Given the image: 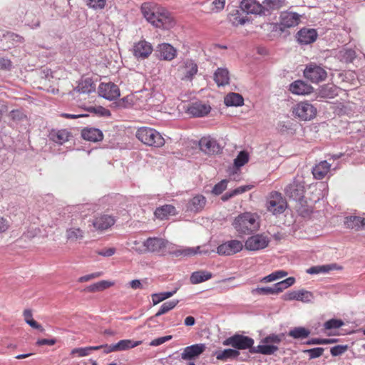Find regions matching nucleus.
<instances>
[{"instance_id":"56","label":"nucleus","mask_w":365,"mask_h":365,"mask_svg":"<svg viewBox=\"0 0 365 365\" xmlns=\"http://www.w3.org/2000/svg\"><path fill=\"white\" fill-rule=\"evenodd\" d=\"M255 352L264 354H271L274 352V346L272 345H259L257 347V349L255 351Z\"/></svg>"},{"instance_id":"6","label":"nucleus","mask_w":365,"mask_h":365,"mask_svg":"<svg viewBox=\"0 0 365 365\" xmlns=\"http://www.w3.org/2000/svg\"><path fill=\"white\" fill-rule=\"evenodd\" d=\"M273 5V0H264L262 4L255 0H242L240 2L242 10L247 14H265L266 11L272 9Z\"/></svg>"},{"instance_id":"33","label":"nucleus","mask_w":365,"mask_h":365,"mask_svg":"<svg viewBox=\"0 0 365 365\" xmlns=\"http://www.w3.org/2000/svg\"><path fill=\"white\" fill-rule=\"evenodd\" d=\"M200 248H201L200 246H197L195 247H183L181 249L175 250V251H173V253L175 257H180V256L190 257V256H194L197 254L207 252H204V251L200 250Z\"/></svg>"},{"instance_id":"24","label":"nucleus","mask_w":365,"mask_h":365,"mask_svg":"<svg viewBox=\"0 0 365 365\" xmlns=\"http://www.w3.org/2000/svg\"><path fill=\"white\" fill-rule=\"evenodd\" d=\"M289 91L297 95H307L313 91V88L303 81H295L290 84Z\"/></svg>"},{"instance_id":"9","label":"nucleus","mask_w":365,"mask_h":365,"mask_svg":"<svg viewBox=\"0 0 365 365\" xmlns=\"http://www.w3.org/2000/svg\"><path fill=\"white\" fill-rule=\"evenodd\" d=\"M222 344L226 346H232L236 350H245L252 347L254 340L247 336L235 334L225 339L222 341Z\"/></svg>"},{"instance_id":"8","label":"nucleus","mask_w":365,"mask_h":365,"mask_svg":"<svg viewBox=\"0 0 365 365\" xmlns=\"http://www.w3.org/2000/svg\"><path fill=\"white\" fill-rule=\"evenodd\" d=\"M292 115L302 120H310L317 115V108L307 101H302L292 107Z\"/></svg>"},{"instance_id":"23","label":"nucleus","mask_w":365,"mask_h":365,"mask_svg":"<svg viewBox=\"0 0 365 365\" xmlns=\"http://www.w3.org/2000/svg\"><path fill=\"white\" fill-rule=\"evenodd\" d=\"M330 170L331 164L327 160H322L312 168V173L315 179L322 180L327 175Z\"/></svg>"},{"instance_id":"28","label":"nucleus","mask_w":365,"mask_h":365,"mask_svg":"<svg viewBox=\"0 0 365 365\" xmlns=\"http://www.w3.org/2000/svg\"><path fill=\"white\" fill-rule=\"evenodd\" d=\"M240 353L238 350L233 349H225L224 350L217 351L213 355L216 359L221 361H227V360L237 359Z\"/></svg>"},{"instance_id":"49","label":"nucleus","mask_w":365,"mask_h":365,"mask_svg":"<svg viewBox=\"0 0 365 365\" xmlns=\"http://www.w3.org/2000/svg\"><path fill=\"white\" fill-rule=\"evenodd\" d=\"M249 160V155L246 151H241L235 159L234 164L237 168H240L245 165Z\"/></svg>"},{"instance_id":"40","label":"nucleus","mask_w":365,"mask_h":365,"mask_svg":"<svg viewBox=\"0 0 365 365\" xmlns=\"http://www.w3.org/2000/svg\"><path fill=\"white\" fill-rule=\"evenodd\" d=\"M138 98L134 94L128 95L120 99L117 104L118 107L128 108L137 104Z\"/></svg>"},{"instance_id":"62","label":"nucleus","mask_w":365,"mask_h":365,"mask_svg":"<svg viewBox=\"0 0 365 365\" xmlns=\"http://www.w3.org/2000/svg\"><path fill=\"white\" fill-rule=\"evenodd\" d=\"M77 354L79 356H85L89 355L88 349L87 347L83 348H75L71 351V354Z\"/></svg>"},{"instance_id":"61","label":"nucleus","mask_w":365,"mask_h":365,"mask_svg":"<svg viewBox=\"0 0 365 365\" xmlns=\"http://www.w3.org/2000/svg\"><path fill=\"white\" fill-rule=\"evenodd\" d=\"M101 275V272H96V273H92V274H87V275H85V276H82V277H81L78 279V282H88V281H90V280L99 277Z\"/></svg>"},{"instance_id":"50","label":"nucleus","mask_w":365,"mask_h":365,"mask_svg":"<svg viewBox=\"0 0 365 365\" xmlns=\"http://www.w3.org/2000/svg\"><path fill=\"white\" fill-rule=\"evenodd\" d=\"M228 180H222L217 183L212 188V193L215 195H219L223 192L227 187Z\"/></svg>"},{"instance_id":"57","label":"nucleus","mask_w":365,"mask_h":365,"mask_svg":"<svg viewBox=\"0 0 365 365\" xmlns=\"http://www.w3.org/2000/svg\"><path fill=\"white\" fill-rule=\"evenodd\" d=\"M346 345H337L331 348L330 352L332 356H339L347 350Z\"/></svg>"},{"instance_id":"52","label":"nucleus","mask_w":365,"mask_h":365,"mask_svg":"<svg viewBox=\"0 0 365 365\" xmlns=\"http://www.w3.org/2000/svg\"><path fill=\"white\" fill-rule=\"evenodd\" d=\"M324 351V348L317 347L304 350L303 352L305 354H308L309 356V359H315L321 356L323 354Z\"/></svg>"},{"instance_id":"16","label":"nucleus","mask_w":365,"mask_h":365,"mask_svg":"<svg viewBox=\"0 0 365 365\" xmlns=\"http://www.w3.org/2000/svg\"><path fill=\"white\" fill-rule=\"evenodd\" d=\"M284 192L287 196L294 200L302 199L305 192L304 182L294 180L285 187Z\"/></svg>"},{"instance_id":"54","label":"nucleus","mask_w":365,"mask_h":365,"mask_svg":"<svg viewBox=\"0 0 365 365\" xmlns=\"http://www.w3.org/2000/svg\"><path fill=\"white\" fill-rule=\"evenodd\" d=\"M106 0H86V4L90 8L102 9L105 7Z\"/></svg>"},{"instance_id":"58","label":"nucleus","mask_w":365,"mask_h":365,"mask_svg":"<svg viewBox=\"0 0 365 365\" xmlns=\"http://www.w3.org/2000/svg\"><path fill=\"white\" fill-rule=\"evenodd\" d=\"M9 116L14 120H22L26 118V115L20 110H13L10 112Z\"/></svg>"},{"instance_id":"29","label":"nucleus","mask_w":365,"mask_h":365,"mask_svg":"<svg viewBox=\"0 0 365 365\" xmlns=\"http://www.w3.org/2000/svg\"><path fill=\"white\" fill-rule=\"evenodd\" d=\"M71 136V133L66 129L62 130H53L50 133V138L56 143L62 145L64 143L68 141Z\"/></svg>"},{"instance_id":"42","label":"nucleus","mask_w":365,"mask_h":365,"mask_svg":"<svg viewBox=\"0 0 365 365\" xmlns=\"http://www.w3.org/2000/svg\"><path fill=\"white\" fill-rule=\"evenodd\" d=\"M336 264L314 266L310 267L307 272L309 274L327 273L331 270L336 269Z\"/></svg>"},{"instance_id":"14","label":"nucleus","mask_w":365,"mask_h":365,"mask_svg":"<svg viewBox=\"0 0 365 365\" xmlns=\"http://www.w3.org/2000/svg\"><path fill=\"white\" fill-rule=\"evenodd\" d=\"M98 93L101 97L112 101L120 96V89L113 83H101L98 87Z\"/></svg>"},{"instance_id":"22","label":"nucleus","mask_w":365,"mask_h":365,"mask_svg":"<svg viewBox=\"0 0 365 365\" xmlns=\"http://www.w3.org/2000/svg\"><path fill=\"white\" fill-rule=\"evenodd\" d=\"M199 146L202 151L207 154L218 153L220 147L217 142L210 137H203L200 140Z\"/></svg>"},{"instance_id":"15","label":"nucleus","mask_w":365,"mask_h":365,"mask_svg":"<svg viewBox=\"0 0 365 365\" xmlns=\"http://www.w3.org/2000/svg\"><path fill=\"white\" fill-rule=\"evenodd\" d=\"M269 242L267 236L264 235H255L250 237L245 242L247 250L255 251L265 248Z\"/></svg>"},{"instance_id":"47","label":"nucleus","mask_w":365,"mask_h":365,"mask_svg":"<svg viewBox=\"0 0 365 365\" xmlns=\"http://www.w3.org/2000/svg\"><path fill=\"white\" fill-rule=\"evenodd\" d=\"M310 334V331L304 327H295L291 330L289 335L294 339H305Z\"/></svg>"},{"instance_id":"18","label":"nucleus","mask_w":365,"mask_h":365,"mask_svg":"<svg viewBox=\"0 0 365 365\" xmlns=\"http://www.w3.org/2000/svg\"><path fill=\"white\" fill-rule=\"evenodd\" d=\"M210 110V105L201 101H196L189 105L187 112L192 117L200 118L207 115Z\"/></svg>"},{"instance_id":"30","label":"nucleus","mask_w":365,"mask_h":365,"mask_svg":"<svg viewBox=\"0 0 365 365\" xmlns=\"http://www.w3.org/2000/svg\"><path fill=\"white\" fill-rule=\"evenodd\" d=\"M206 205V198L202 195L193 197L187 204V209L195 212L201 211Z\"/></svg>"},{"instance_id":"55","label":"nucleus","mask_w":365,"mask_h":365,"mask_svg":"<svg viewBox=\"0 0 365 365\" xmlns=\"http://www.w3.org/2000/svg\"><path fill=\"white\" fill-rule=\"evenodd\" d=\"M225 5V0H214L211 4V11L212 12H219L222 11Z\"/></svg>"},{"instance_id":"1","label":"nucleus","mask_w":365,"mask_h":365,"mask_svg":"<svg viewBox=\"0 0 365 365\" xmlns=\"http://www.w3.org/2000/svg\"><path fill=\"white\" fill-rule=\"evenodd\" d=\"M140 11L146 21L156 29L169 30L176 24V21L172 14L155 2L143 3Z\"/></svg>"},{"instance_id":"34","label":"nucleus","mask_w":365,"mask_h":365,"mask_svg":"<svg viewBox=\"0 0 365 365\" xmlns=\"http://www.w3.org/2000/svg\"><path fill=\"white\" fill-rule=\"evenodd\" d=\"M338 95V88L332 84L322 86L319 90V96L324 98H334Z\"/></svg>"},{"instance_id":"2","label":"nucleus","mask_w":365,"mask_h":365,"mask_svg":"<svg viewBox=\"0 0 365 365\" xmlns=\"http://www.w3.org/2000/svg\"><path fill=\"white\" fill-rule=\"evenodd\" d=\"M232 226L240 234L250 235L259 229L260 217L257 213L245 212L235 218Z\"/></svg>"},{"instance_id":"46","label":"nucleus","mask_w":365,"mask_h":365,"mask_svg":"<svg viewBox=\"0 0 365 365\" xmlns=\"http://www.w3.org/2000/svg\"><path fill=\"white\" fill-rule=\"evenodd\" d=\"M177 290L172 292H165L160 293H155L152 294V301L154 305L159 304L160 302L171 297L176 293Z\"/></svg>"},{"instance_id":"44","label":"nucleus","mask_w":365,"mask_h":365,"mask_svg":"<svg viewBox=\"0 0 365 365\" xmlns=\"http://www.w3.org/2000/svg\"><path fill=\"white\" fill-rule=\"evenodd\" d=\"M295 282V278L290 277L284 280L275 283V294L283 292L284 289L292 286Z\"/></svg>"},{"instance_id":"53","label":"nucleus","mask_w":365,"mask_h":365,"mask_svg":"<svg viewBox=\"0 0 365 365\" xmlns=\"http://www.w3.org/2000/svg\"><path fill=\"white\" fill-rule=\"evenodd\" d=\"M344 324L343 322L340 319H331L326 322L324 327L326 329H337Z\"/></svg>"},{"instance_id":"38","label":"nucleus","mask_w":365,"mask_h":365,"mask_svg":"<svg viewBox=\"0 0 365 365\" xmlns=\"http://www.w3.org/2000/svg\"><path fill=\"white\" fill-rule=\"evenodd\" d=\"M142 344L141 341H133L131 339L120 340L118 343L115 344L116 351H125L134 347H136Z\"/></svg>"},{"instance_id":"5","label":"nucleus","mask_w":365,"mask_h":365,"mask_svg":"<svg viewBox=\"0 0 365 365\" xmlns=\"http://www.w3.org/2000/svg\"><path fill=\"white\" fill-rule=\"evenodd\" d=\"M115 222V216L106 212L98 213L90 220L91 225L93 228V230L100 233L110 229Z\"/></svg>"},{"instance_id":"37","label":"nucleus","mask_w":365,"mask_h":365,"mask_svg":"<svg viewBox=\"0 0 365 365\" xmlns=\"http://www.w3.org/2000/svg\"><path fill=\"white\" fill-rule=\"evenodd\" d=\"M178 303H179V301L178 299H173V300L163 303L161 305L158 312L154 316L150 317L148 320L151 321L155 317H160L163 314L168 313V312H170V310L174 309L178 305Z\"/></svg>"},{"instance_id":"13","label":"nucleus","mask_w":365,"mask_h":365,"mask_svg":"<svg viewBox=\"0 0 365 365\" xmlns=\"http://www.w3.org/2000/svg\"><path fill=\"white\" fill-rule=\"evenodd\" d=\"M243 248L242 242L232 240L220 245L217 248V252L220 255H232L240 252Z\"/></svg>"},{"instance_id":"43","label":"nucleus","mask_w":365,"mask_h":365,"mask_svg":"<svg viewBox=\"0 0 365 365\" xmlns=\"http://www.w3.org/2000/svg\"><path fill=\"white\" fill-rule=\"evenodd\" d=\"M84 237L83 231L80 228L71 227L66 230V237L71 241L82 240Z\"/></svg>"},{"instance_id":"48","label":"nucleus","mask_w":365,"mask_h":365,"mask_svg":"<svg viewBox=\"0 0 365 365\" xmlns=\"http://www.w3.org/2000/svg\"><path fill=\"white\" fill-rule=\"evenodd\" d=\"M287 207V201L282 196L281 193L275 192V212H283Z\"/></svg>"},{"instance_id":"25","label":"nucleus","mask_w":365,"mask_h":365,"mask_svg":"<svg viewBox=\"0 0 365 365\" xmlns=\"http://www.w3.org/2000/svg\"><path fill=\"white\" fill-rule=\"evenodd\" d=\"M81 136L84 140L91 142L101 141L103 138L102 131L94 128H86L83 129Z\"/></svg>"},{"instance_id":"59","label":"nucleus","mask_w":365,"mask_h":365,"mask_svg":"<svg viewBox=\"0 0 365 365\" xmlns=\"http://www.w3.org/2000/svg\"><path fill=\"white\" fill-rule=\"evenodd\" d=\"M172 337L173 336L171 335H168V336L155 339L153 341H151V342L150 343V345L153 346H157L161 345V344H164L165 342L170 340L172 339Z\"/></svg>"},{"instance_id":"20","label":"nucleus","mask_w":365,"mask_h":365,"mask_svg":"<svg viewBox=\"0 0 365 365\" xmlns=\"http://www.w3.org/2000/svg\"><path fill=\"white\" fill-rule=\"evenodd\" d=\"M282 299L285 301L297 300L307 303L312 300L313 294L311 292L304 289L292 291L285 293L282 296Z\"/></svg>"},{"instance_id":"63","label":"nucleus","mask_w":365,"mask_h":365,"mask_svg":"<svg viewBox=\"0 0 365 365\" xmlns=\"http://www.w3.org/2000/svg\"><path fill=\"white\" fill-rule=\"evenodd\" d=\"M253 187V185H243L238 187L232 190L234 195L242 194L248 190H250Z\"/></svg>"},{"instance_id":"31","label":"nucleus","mask_w":365,"mask_h":365,"mask_svg":"<svg viewBox=\"0 0 365 365\" xmlns=\"http://www.w3.org/2000/svg\"><path fill=\"white\" fill-rule=\"evenodd\" d=\"M214 80L218 86L227 85L230 81L229 71L226 68H219L214 74Z\"/></svg>"},{"instance_id":"4","label":"nucleus","mask_w":365,"mask_h":365,"mask_svg":"<svg viewBox=\"0 0 365 365\" xmlns=\"http://www.w3.org/2000/svg\"><path fill=\"white\" fill-rule=\"evenodd\" d=\"M301 15L287 10L279 14V22L275 24V32L287 36L289 34V29L295 27L300 23Z\"/></svg>"},{"instance_id":"26","label":"nucleus","mask_w":365,"mask_h":365,"mask_svg":"<svg viewBox=\"0 0 365 365\" xmlns=\"http://www.w3.org/2000/svg\"><path fill=\"white\" fill-rule=\"evenodd\" d=\"M346 227L355 230H360L365 228V218L360 216H348L344 220Z\"/></svg>"},{"instance_id":"27","label":"nucleus","mask_w":365,"mask_h":365,"mask_svg":"<svg viewBox=\"0 0 365 365\" xmlns=\"http://www.w3.org/2000/svg\"><path fill=\"white\" fill-rule=\"evenodd\" d=\"M154 214L160 220H167L170 216L176 215V209L173 205H165L158 207Z\"/></svg>"},{"instance_id":"17","label":"nucleus","mask_w":365,"mask_h":365,"mask_svg":"<svg viewBox=\"0 0 365 365\" xmlns=\"http://www.w3.org/2000/svg\"><path fill=\"white\" fill-rule=\"evenodd\" d=\"M156 53L160 59L170 61L178 54L177 49L168 43H160L157 46Z\"/></svg>"},{"instance_id":"35","label":"nucleus","mask_w":365,"mask_h":365,"mask_svg":"<svg viewBox=\"0 0 365 365\" xmlns=\"http://www.w3.org/2000/svg\"><path fill=\"white\" fill-rule=\"evenodd\" d=\"M212 274L211 272L205 271V270H200L197 272H194L190 278V282L192 284H199L203 282H205L210 279H211Z\"/></svg>"},{"instance_id":"10","label":"nucleus","mask_w":365,"mask_h":365,"mask_svg":"<svg viewBox=\"0 0 365 365\" xmlns=\"http://www.w3.org/2000/svg\"><path fill=\"white\" fill-rule=\"evenodd\" d=\"M168 242L159 237H149L140 247H133L138 253L160 252L167 246Z\"/></svg>"},{"instance_id":"45","label":"nucleus","mask_w":365,"mask_h":365,"mask_svg":"<svg viewBox=\"0 0 365 365\" xmlns=\"http://www.w3.org/2000/svg\"><path fill=\"white\" fill-rule=\"evenodd\" d=\"M229 20L235 26L244 25L247 21H248L247 16H242L241 14L237 10L235 13L230 14Z\"/></svg>"},{"instance_id":"7","label":"nucleus","mask_w":365,"mask_h":365,"mask_svg":"<svg viewBox=\"0 0 365 365\" xmlns=\"http://www.w3.org/2000/svg\"><path fill=\"white\" fill-rule=\"evenodd\" d=\"M177 72L181 81H192L198 72V66L194 60L187 58L179 65Z\"/></svg>"},{"instance_id":"51","label":"nucleus","mask_w":365,"mask_h":365,"mask_svg":"<svg viewBox=\"0 0 365 365\" xmlns=\"http://www.w3.org/2000/svg\"><path fill=\"white\" fill-rule=\"evenodd\" d=\"M3 37L6 40L13 43H23L24 41V37L13 32L8 31L3 35Z\"/></svg>"},{"instance_id":"21","label":"nucleus","mask_w":365,"mask_h":365,"mask_svg":"<svg viewBox=\"0 0 365 365\" xmlns=\"http://www.w3.org/2000/svg\"><path fill=\"white\" fill-rule=\"evenodd\" d=\"M206 349L205 344H195L186 346L181 353V358L183 360H192L202 354Z\"/></svg>"},{"instance_id":"39","label":"nucleus","mask_w":365,"mask_h":365,"mask_svg":"<svg viewBox=\"0 0 365 365\" xmlns=\"http://www.w3.org/2000/svg\"><path fill=\"white\" fill-rule=\"evenodd\" d=\"M113 285L114 282H113L102 280L91 284L87 287V290L91 292H101L110 287H113Z\"/></svg>"},{"instance_id":"60","label":"nucleus","mask_w":365,"mask_h":365,"mask_svg":"<svg viewBox=\"0 0 365 365\" xmlns=\"http://www.w3.org/2000/svg\"><path fill=\"white\" fill-rule=\"evenodd\" d=\"M253 292H255L259 294H274V289L269 287H257V289L253 290Z\"/></svg>"},{"instance_id":"32","label":"nucleus","mask_w":365,"mask_h":365,"mask_svg":"<svg viewBox=\"0 0 365 365\" xmlns=\"http://www.w3.org/2000/svg\"><path fill=\"white\" fill-rule=\"evenodd\" d=\"M295 201L297 202L295 209L298 214L303 217H309L312 212V209L309 206L304 197Z\"/></svg>"},{"instance_id":"19","label":"nucleus","mask_w":365,"mask_h":365,"mask_svg":"<svg viewBox=\"0 0 365 365\" xmlns=\"http://www.w3.org/2000/svg\"><path fill=\"white\" fill-rule=\"evenodd\" d=\"M318 36L316 29L302 28L297 33V39L299 43L307 45L314 43Z\"/></svg>"},{"instance_id":"36","label":"nucleus","mask_w":365,"mask_h":365,"mask_svg":"<svg viewBox=\"0 0 365 365\" xmlns=\"http://www.w3.org/2000/svg\"><path fill=\"white\" fill-rule=\"evenodd\" d=\"M227 106H240L244 103L243 97L237 93H230L226 95L224 99Z\"/></svg>"},{"instance_id":"12","label":"nucleus","mask_w":365,"mask_h":365,"mask_svg":"<svg viewBox=\"0 0 365 365\" xmlns=\"http://www.w3.org/2000/svg\"><path fill=\"white\" fill-rule=\"evenodd\" d=\"M153 51V47L152 44L145 39H141L138 42H135L131 49V52L134 57L137 59L141 60L148 58Z\"/></svg>"},{"instance_id":"41","label":"nucleus","mask_w":365,"mask_h":365,"mask_svg":"<svg viewBox=\"0 0 365 365\" xmlns=\"http://www.w3.org/2000/svg\"><path fill=\"white\" fill-rule=\"evenodd\" d=\"M25 322L32 328L38 329L43 332L44 329L36 321L33 319V314L31 309H25L23 312Z\"/></svg>"},{"instance_id":"3","label":"nucleus","mask_w":365,"mask_h":365,"mask_svg":"<svg viewBox=\"0 0 365 365\" xmlns=\"http://www.w3.org/2000/svg\"><path fill=\"white\" fill-rule=\"evenodd\" d=\"M135 136L141 143L148 146L161 148L165 143L164 138L159 132L148 127L138 128Z\"/></svg>"},{"instance_id":"64","label":"nucleus","mask_w":365,"mask_h":365,"mask_svg":"<svg viewBox=\"0 0 365 365\" xmlns=\"http://www.w3.org/2000/svg\"><path fill=\"white\" fill-rule=\"evenodd\" d=\"M12 66V63L9 58L0 57V68L1 69H10Z\"/></svg>"},{"instance_id":"11","label":"nucleus","mask_w":365,"mask_h":365,"mask_svg":"<svg viewBox=\"0 0 365 365\" xmlns=\"http://www.w3.org/2000/svg\"><path fill=\"white\" fill-rule=\"evenodd\" d=\"M304 75L307 79L312 83H317L324 81L327 73L322 67L312 63L307 66L304 71Z\"/></svg>"}]
</instances>
